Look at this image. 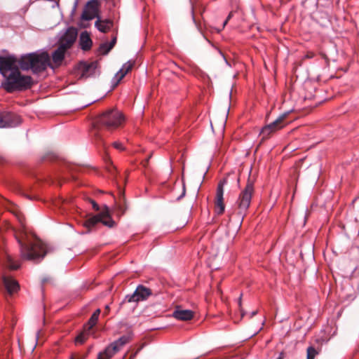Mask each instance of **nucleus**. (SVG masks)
Returning a JSON list of instances; mask_svg holds the SVG:
<instances>
[{
  "instance_id": "obj_36",
  "label": "nucleus",
  "mask_w": 359,
  "mask_h": 359,
  "mask_svg": "<svg viewBox=\"0 0 359 359\" xmlns=\"http://www.w3.org/2000/svg\"><path fill=\"white\" fill-rule=\"evenodd\" d=\"M97 359H102L101 356L97 357Z\"/></svg>"
},
{
  "instance_id": "obj_13",
  "label": "nucleus",
  "mask_w": 359,
  "mask_h": 359,
  "mask_svg": "<svg viewBox=\"0 0 359 359\" xmlns=\"http://www.w3.org/2000/svg\"><path fill=\"white\" fill-rule=\"evenodd\" d=\"M17 60L13 56L1 57L0 56V72L6 77L12 70L17 69L15 63Z\"/></svg>"
},
{
  "instance_id": "obj_21",
  "label": "nucleus",
  "mask_w": 359,
  "mask_h": 359,
  "mask_svg": "<svg viewBox=\"0 0 359 359\" xmlns=\"http://www.w3.org/2000/svg\"><path fill=\"white\" fill-rule=\"evenodd\" d=\"M100 309H96L94 313L92 314L91 317L90 318L88 323L84 325L85 327H88V330H92V328L97 324L100 314Z\"/></svg>"
},
{
  "instance_id": "obj_11",
  "label": "nucleus",
  "mask_w": 359,
  "mask_h": 359,
  "mask_svg": "<svg viewBox=\"0 0 359 359\" xmlns=\"http://www.w3.org/2000/svg\"><path fill=\"white\" fill-rule=\"evenodd\" d=\"M76 29L74 27H69L61 36L59 40V46L67 50L73 46L76 41Z\"/></svg>"
},
{
  "instance_id": "obj_33",
  "label": "nucleus",
  "mask_w": 359,
  "mask_h": 359,
  "mask_svg": "<svg viewBox=\"0 0 359 359\" xmlns=\"http://www.w3.org/2000/svg\"><path fill=\"white\" fill-rule=\"evenodd\" d=\"M231 13H230V14L228 15V17H227L226 20L224 21V26H225V25H226V23H227L228 20L231 18Z\"/></svg>"
},
{
  "instance_id": "obj_9",
  "label": "nucleus",
  "mask_w": 359,
  "mask_h": 359,
  "mask_svg": "<svg viewBox=\"0 0 359 359\" xmlns=\"http://www.w3.org/2000/svg\"><path fill=\"white\" fill-rule=\"evenodd\" d=\"M227 183L226 179L220 180L217 184L215 201V210L218 215L224 213L225 205L224 203V187Z\"/></svg>"
},
{
  "instance_id": "obj_12",
  "label": "nucleus",
  "mask_w": 359,
  "mask_h": 359,
  "mask_svg": "<svg viewBox=\"0 0 359 359\" xmlns=\"http://www.w3.org/2000/svg\"><path fill=\"white\" fill-rule=\"evenodd\" d=\"M20 122L21 118L17 114L7 111L0 112V128L15 127Z\"/></svg>"
},
{
  "instance_id": "obj_26",
  "label": "nucleus",
  "mask_w": 359,
  "mask_h": 359,
  "mask_svg": "<svg viewBox=\"0 0 359 359\" xmlns=\"http://www.w3.org/2000/svg\"><path fill=\"white\" fill-rule=\"evenodd\" d=\"M107 45H109V43H107V42L101 44L100 46V52H102L104 54L108 53L110 50H108L109 46H107Z\"/></svg>"
},
{
  "instance_id": "obj_8",
  "label": "nucleus",
  "mask_w": 359,
  "mask_h": 359,
  "mask_svg": "<svg viewBox=\"0 0 359 359\" xmlns=\"http://www.w3.org/2000/svg\"><path fill=\"white\" fill-rule=\"evenodd\" d=\"M106 209L107 208L106 207ZM101 222L104 225L107 226L109 227H112L114 225V222L109 215L108 210L102 212L97 215L93 216L88 219H87L84 223L83 226L87 229H90L95 226L97 223Z\"/></svg>"
},
{
  "instance_id": "obj_3",
  "label": "nucleus",
  "mask_w": 359,
  "mask_h": 359,
  "mask_svg": "<svg viewBox=\"0 0 359 359\" xmlns=\"http://www.w3.org/2000/svg\"><path fill=\"white\" fill-rule=\"evenodd\" d=\"M5 78L3 87L8 93L28 89L32 85V77L22 75L18 68L12 70Z\"/></svg>"
},
{
  "instance_id": "obj_7",
  "label": "nucleus",
  "mask_w": 359,
  "mask_h": 359,
  "mask_svg": "<svg viewBox=\"0 0 359 359\" xmlns=\"http://www.w3.org/2000/svg\"><path fill=\"white\" fill-rule=\"evenodd\" d=\"M128 341L127 337H121L106 347L103 351L100 352L97 357L101 356L102 359H111Z\"/></svg>"
},
{
  "instance_id": "obj_28",
  "label": "nucleus",
  "mask_w": 359,
  "mask_h": 359,
  "mask_svg": "<svg viewBox=\"0 0 359 359\" xmlns=\"http://www.w3.org/2000/svg\"><path fill=\"white\" fill-rule=\"evenodd\" d=\"M261 134L264 137L265 135L269 134V126L266 125L262 130Z\"/></svg>"
},
{
  "instance_id": "obj_37",
  "label": "nucleus",
  "mask_w": 359,
  "mask_h": 359,
  "mask_svg": "<svg viewBox=\"0 0 359 359\" xmlns=\"http://www.w3.org/2000/svg\"><path fill=\"white\" fill-rule=\"evenodd\" d=\"M106 309H109V306H106Z\"/></svg>"
},
{
  "instance_id": "obj_20",
  "label": "nucleus",
  "mask_w": 359,
  "mask_h": 359,
  "mask_svg": "<svg viewBox=\"0 0 359 359\" xmlns=\"http://www.w3.org/2000/svg\"><path fill=\"white\" fill-rule=\"evenodd\" d=\"M91 334V330H88V327H83V330L80 332L75 339V342L77 344H83L89 337Z\"/></svg>"
},
{
  "instance_id": "obj_30",
  "label": "nucleus",
  "mask_w": 359,
  "mask_h": 359,
  "mask_svg": "<svg viewBox=\"0 0 359 359\" xmlns=\"http://www.w3.org/2000/svg\"><path fill=\"white\" fill-rule=\"evenodd\" d=\"M351 252L353 254H356L358 255L357 259H359V245L353 247L351 248Z\"/></svg>"
},
{
  "instance_id": "obj_29",
  "label": "nucleus",
  "mask_w": 359,
  "mask_h": 359,
  "mask_svg": "<svg viewBox=\"0 0 359 359\" xmlns=\"http://www.w3.org/2000/svg\"><path fill=\"white\" fill-rule=\"evenodd\" d=\"M116 42V36H114V37L111 39V41L110 42H109V45H108V46H109L108 50H111L113 48V47L114 46V45H115Z\"/></svg>"
},
{
  "instance_id": "obj_25",
  "label": "nucleus",
  "mask_w": 359,
  "mask_h": 359,
  "mask_svg": "<svg viewBox=\"0 0 359 359\" xmlns=\"http://www.w3.org/2000/svg\"><path fill=\"white\" fill-rule=\"evenodd\" d=\"M306 352V359H314L315 357L318 354L317 350L312 346H310L307 348Z\"/></svg>"
},
{
  "instance_id": "obj_5",
  "label": "nucleus",
  "mask_w": 359,
  "mask_h": 359,
  "mask_svg": "<svg viewBox=\"0 0 359 359\" xmlns=\"http://www.w3.org/2000/svg\"><path fill=\"white\" fill-rule=\"evenodd\" d=\"M253 192V182L248 180L245 188L241 191L237 201V205L240 215L244 214L248 209Z\"/></svg>"
},
{
  "instance_id": "obj_35",
  "label": "nucleus",
  "mask_w": 359,
  "mask_h": 359,
  "mask_svg": "<svg viewBox=\"0 0 359 359\" xmlns=\"http://www.w3.org/2000/svg\"><path fill=\"white\" fill-rule=\"evenodd\" d=\"M120 209H121V213H124V210H122L121 208L120 207Z\"/></svg>"
},
{
  "instance_id": "obj_18",
  "label": "nucleus",
  "mask_w": 359,
  "mask_h": 359,
  "mask_svg": "<svg viewBox=\"0 0 359 359\" xmlns=\"http://www.w3.org/2000/svg\"><path fill=\"white\" fill-rule=\"evenodd\" d=\"M79 45L81 48L85 51L88 50L91 48L93 41L88 32L85 31L81 32L79 38Z\"/></svg>"
},
{
  "instance_id": "obj_24",
  "label": "nucleus",
  "mask_w": 359,
  "mask_h": 359,
  "mask_svg": "<svg viewBox=\"0 0 359 359\" xmlns=\"http://www.w3.org/2000/svg\"><path fill=\"white\" fill-rule=\"evenodd\" d=\"M306 352V359H314L315 357L318 354L317 350L312 346H310L307 348Z\"/></svg>"
},
{
  "instance_id": "obj_2",
  "label": "nucleus",
  "mask_w": 359,
  "mask_h": 359,
  "mask_svg": "<svg viewBox=\"0 0 359 359\" xmlns=\"http://www.w3.org/2000/svg\"><path fill=\"white\" fill-rule=\"evenodd\" d=\"M20 222H22L21 220ZM22 228L20 235L15 236L22 258L27 260L42 259L46 253V246L41 241L29 236L23 224Z\"/></svg>"
},
{
  "instance_id": "obj_16",
  "label": "nucleus",
  "mask_w": 359,
  "mask_h": 359,
  "mask_svg": "<svg viewBox=\"0 0 359 359\" xmlns=\"http://www.w3.org/2000/svg\"><path fill=\"white\" fill-rule=\"evenodd\" d=\"M114 22L109 19H101L98 17L95 22V27L102 33L108 32L113 27Z\"/></svg>"
},
{
  "instance_id": "obj_32",
  "label": "nucleus",
  "mask_w": 359,
  "mask_h": 359,
  "mask_svg": "<svg viewBox=\"0 0 359 359\" xmlns=\"http://www.w3.org/2000/svg\"><path fill=\"white\" fill-rule=\"evenodd\" d=\"M69 359H85V356H82V357H79V358H76V355L74 354H72L70 356Z\"/></svg>"
},
{
  "instance_id": "obj_15",
  "label": "nucleus",
  "mask_w": 359,
  "mask_h": 359,
  "mask_svg": "<svg viewBox=\"0 0 359 359\" xmlns=\"http://www.w3.org/2000/svg\"><path fill=\"white\" fill-rule=\"evenodd\" d=\"M3 283L9 294H13L17 292L20 289V285L18 281L11 276H4Z\"/></svg>"
},
{
  "instance_id": "obj_31",
  "label": "nucleus",
  "mask_w": 359,
  "mask_h": 359,
  "mask_svg": "<svg viewBox=\"0 0 359 359\" xmlns=\"http://www.w3.org/2000/svg\"><path fill=\"white\" fill-rule=\"evenodd\" d=\"M90 201L92 204L93 208L96 211L99 210V205L96 203V202L93 200H90Z\"/></svg>"
},
{
  "instance_id": "obj_23",
  "label": "nucleus",
  "mask_w": 359,
  "mask_h": 359,
  "mask_svg": "<svg viewBox=\"0 0 359 359\" xmlns=\"http://www.w3.org/2000/svg\"><path fill=\"white\" fill-rule=\"evenodd\" d=\"M6 264L7 267H8L11 269H18L20 266V264L18 262H16L13 258L11 255H6Z\"/></svg>"
},
{
  "instance_id": "obj_17",
  "label": "nucleus",
  "mask_w": 359,
  "mask_h": 359,
  "mask_svg": "<svg viewBox=\"0 0 359 359\" xmlns=\"http://www.w3.org/2000/svg\"><path fill=\"white\" fill-rule=\"evenodd\" d=\"M173 317L180 320H190L194 317V312L189 309H181L177 308L173 312Z\"/></svg>"
},
{
  "instance_id": "obj_34",
  "label": "nucleus",
  "mask_w": 359,
  "mask_h": 359,
  "mask_svg": "<svg viewBox=\"0 0 359 359\" xmlns=\"http://www.w3.org/2000/svg\"><path fill=\"white\" fill-rule=\"evenodd\" d=\"M238 306L241 307V295L240 296L239 299H238Z\"/></svg>"
},
{
  "instance_id": "obj_10",
  "label": "nucleus",
  "mask_w": 359,
  "mask_h": 359,
  "mask_svg": "<svg viewBox=\"0 0 359 359\" xmlns=\"http://www.w3.org/2000/svg\"><path fill=\"white\" fill-rule=\"evenodd\" d=\"M152 294L151 290L143 285H139L132 294L126 297L125 301L128 302H138L146 300Z\"/></svg>"
},
{
  "instance_id": "obj_19",
  "label": "nucleus",
  "mask_w": 359,
  "mask_h": 359,
  "mask_svg": "<svg viewBox=\"0 0 359 359\" xmlns=\"http://www.w3.org/2000/svg\"><path fill=\"white\" fill-rule=\"evenodd\" d=\"M133 65V62L128 61L122 66L114 76V79L116 80V83H118L132 69Z\"/></svg>"
},
{
  "instance_id": "obj_6",
  "label": "nucleus",
  "mask_w": 359,
  "mask_h": 359,
  "mask_svg": "<svg viewBox=\"0 0 359 359\" xmlns=\"http://www.w3.org/2000/svg\"><path fill=\"white\" fill-rule=\"evenodd\" d=\"M100 4L98 0H90L83 7L81 20L83 21H90L100 17Z\"/></svg>"
},
{
  "instance_id": "obj_4",
  "label": "nucleus",
  "mask_w": 359,
  "mask_h": 359,
  "mask_svg": "<svg viewBox=\"0 0 359 359\" xmlns=\"http://www.w3.org/2000/svg\"><path fill=\"white\" fill-rule=\"evenodd\" d=\"M125 121L122 112L117 109H111L105 111L96 121L97 127L103 128L107 130H113L121 126Z\"/></svg>"
},
{
  "instance_id": "obj_14",
  "label": "nucleus",
  "mask_w": 359,
  "mask_h": 359,
  "mask_svg": "<svg viewBox=\"0 0 359 359\" xmlns=\"http://www.w3.org/2000/svg\"><path fill=\"white\" fill-rule=\"evenodd\" d=\"M95 62H81L78 65L77 71L81 78H88L95 74Z\"/></svg>"
},
{
  "instance_id": "obj_22",
  "label": "nucleus",
  "mask_w": 359,
  "mask_h": 359,
  "mask_svg": "<svg viewBox=\"0 0 359 359\" xmlns=\"http://www.w3.org/2000/svg\"><path fill=\"white\" fill-rule=\"evenodd\" d=\"M286 114H283L282 115L277 116L275 120L271 122V133L273 130H276L283 126V120Z\"/></svg>"
},
{
  "instance_id": "obj_1",
  "label": "nucleus",
  "mask_w": 359,
  "mask_h": 359,
  "mask_svg": "<svg viewBox=\"0 0 359 359\" xmlns=\"http://www.w3.org/2000/svg\"><path fill=\"white\" fill-rule=\"evenodd\" d=\"M67 50L58 46L52 53V62L46 52L32 53L21 56L18 61L22 70H32L33 73L44 71L48 67L52 69L60 67L65 56Z\"/></svg>"
},
{
  "instance_id": "obj_27",
  "label": "nucleus",
  "mask_w": 359,
  "mask_h": 359,
  "mask_svg": "<svg viewBox=\"0 0 359 359\" xmlns=\"http://www.w3.org/2000/svg\"><path fill=\"white\" fill-rule=\"evenodd\" d=\"M113 146L114 148H116L118 150L123 151L124 150V147L123 144L120 142H114L113 143Z\"/></svg>"
}]
</instances>
